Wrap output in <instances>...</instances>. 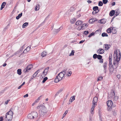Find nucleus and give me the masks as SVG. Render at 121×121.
I'll list each match as a JSON object with an SVG mask.
<instances>
[{"label":"nucleus","instance_id":"obj_1","mask_svg":"<svg viewBox=\"0 0 121 121\" xmlns=\"http://www.w3.org/2000/svg\"><path fill=\"white\" fill-rule=\"evenodd\" d=\"M37 108L40 109L39 111L40 116L41 117L45 116L47 112V108L43 105H41L38 106L37 107Z\"/></svg>","mask_w":121,"mask_h":121},{"label":"nucleus","instance_id":"obj_2","mask_svg":"<svg viewBox=\"0 0 121 121\" xmlns=\"http://www.w3.org/2000/svg\"><path fill=\"white\" fill-rule=\"evenodd\" d=\"M112 54H110L109 55V63L108 65L109 67L108 69L110 72L111 73L112 72V73L114 69H114V68L113 67V65H112Z\"/></svg>","mask_w":121,"mask_h":121},{"label":"nucleus","instance_id":"obj_3","mask_svg":"<svg viewBox=\"0 0 121 121\" xmlns=\"http://www.w3.org/2000/svg\"><path fill=\"white\" fill-rule=\"evenodd\" d=\"M119 54H118V52L117 50L115 51L113 56V57L114 59H119L120 58V59L121 58V52L120 51H119Z\"/></svg>","mask_w":121,"mask_h":121},{"label":"nucleus","instance_id":"obj_4","mask_svg":"<svg viewBox=\"0 0 121 121\" xmlns=\"http://www.w3.org/2000/svg\"><path fill=\"white\" fill-rule=\"evenodd\" d=\"M33 67V66L32 64L29 65L25 68L24 69L23 71L25 73L28 72H29V70H30Z\"/></svg>","mask_w":121,"mask_h":121},{"label":"nucleus","instance_id":"obj_5","mask_svg":"<svg viewBox=\"0 0 121 121\" xmlns=\"http://www.w3.org/2000/svg\"><path fill=\"white\" fill-rule=\"evenodd\" d=\"M67 70V69H65V70L61 72L60 73L58 74V76L60 78V80H61L64 76L65 75V72H66V71Z\"/></svg>","mask_w":121,"mask_h":121},{"label":"nucleus","instance_id":"obj_6","mask_svg":"<svg viewBox=\"0 0 121 121\" xmlns=\"http://www.w3.org/2000/svg\"><path fill=\"white\" fill-rule=\"evenodd\" d=\"M13 110V108H11L10 109L9 111L6 113L5 115V119H7V116L9 114L12 115L13 116V112L12 111Z\"/></svg>","mask_w":121,"mask_h":121},{"label":"nucleus","instance_id":"obj_7","mask_svg":"<svg viewBox=\"0 0 121 121\" xmlns=\"http://www.w3.org/2000/svg\"><path fill=\"white\" fill-rule=\"evenodd\" d=\"M103 67L104 68V72L105 73H106V69H107V61H106L105 62H104L103 64Z\"/></svg>","mask_w":121,"mask_h":121},{"label":"nucleus","instance_id":"obj_8","mask_svg":"<svg viewBox=\"0 0 121 121\" xmlns=\"http://www.w3.org/2000/svg\"><path fill=\"white\" fill-rule=\"evenodd\" d=\"M98 20L97 19L95 18H93L90 19L89 20V22L90 23L92 24L93 23L96 21H97Z\"/></svg>","mask_w":121,"mask_h":121},{"label":"nucleus","instance_id":"obj_9","mask_svg":"<svg viewBox=\"0 0 121 121\" xmlns=\"http://www.w3.org/2000/svg\"><path fill=\"white\" fill-rule=\"evenodd\" d=\"M106 20L105 18H103L99 20L98 22L99 23L104 24L106 22Z\"/></svg>","mask_w":121,"mask_h":121},{"label":"nucleus","instance_id":"obj_10","mask_svg":"<svg viewBox=\"0 0 121 121\" xmlns=\"http://www.w3.org/2000/svg\"><path fill=\"white\" fill-rule=\"evenodd\" d=\"M107 106L110 108L112 104H113V102L111 100H108L107 102Z\"/></svg>","mask_w":121,"mask_h":121},{"label":"nucleus","instance_id":"obj_11","mask_svg":"<svg viewBox=\"0 0 121 121\" xmlns=\"http://www.w3.org/2000/svg\"><path fill=\"white\" fill-rule=\"evenodd\" d=\"M105 48V50L106 51L107 50L111 47V45L110 44H104V47Z\"/></svg>","mask_w":121,"mask_h":121},{"label":"nucleus","instance_id":"obj_12","mask_svg":"<svg viewBox=\"0 0 121 121\" xmlns=\"http://www.w3.org/2000/svg\"><path fill=\"white\" fill-rule=\"evenodd\" d=\"M13 118V116L10 115L9 114L7 116V119H5V120H7L8 121L11 120Z\"/></svg>","mask_w":121,"mask_h":121},{"label":"nucleus","instance_id":"obj_13","mask_svg":"<svg viewBox=\"0 0 121 121\" xmlns=\"http://www.w3.org/2000/svg\"><path fill=\"white\" fill-rule=\"evenodd\" d=\"M115 11L114 10H112L109 13V15L111 16H112L115 14Z\"/></svg>","mask_w":121,"mask_h":121},{"label":"nucleus","instance_id":"obj_14","mask_svg":"<svg viewBox=\"0 0 121 121\" xmlns=\"http://www.w3.org/2000/svg\"><path fill=\"white\" fill-rule=\"evenodd\" d=\"M6 3L5 2H4L2 3L0 9V10H2L4 8V6L6 5Z\"/></svg>","mask_w":121,"mask_h":121},{"label":"nucleus","instance_id":"obj_15","mask_svg":"<svg viewBox=\"0 0 121 121\" xmlns=\"http://www.w3.org/2000/svg\"><path fill=\"white\" fill-rule=\"evenodd\" d=\"M83 22L82 21L78 20L76 22L75 24L76 25H78L82 24Z\"/></svg>","mask_w":121,"mask_h":121},{"label":"nucleus","instance_id":"obj_16","mask_svg":"<svg viewBox=\"0 0 121 121\" xmlns=\"http://www.w3.org/2000/svg\"><path fill=\"white\" fill-rule=\"evenodd\" d=\"M113 67L114 68L116 69L118 67V65L114 61H113Z\"/></svg>","mask_w":121,"mask_h":121},{"label":"nucleus","instance_id":"obj_17","mask_svg":"<svg viewBox=\"0 0 121 121\" xmlns=\"http://www.w3.org/2000/svg\"><path fill=\"white\" fill-rule=\"evenodd\" d=\"M98 100V98L96 96L94 97L93 98L92 101V103L95 102V103H97Z\"/></svg>","mask_w":121,"mask_h":121},{"label":"nucleus","instance_id":"obj_18","mask_svg":"<svg viewBox=\"0 0 121 121\" xmlns=\"http://www.w3.org/2000/svg\"><path fill=\"white\" fill-rule=\"evenodd\" d=\"M40 7V5L39 4H37L35 8V10L37 11L39 10Z\"/></svg>","mask_w":121,"mask_h":121},{"label":"nucleus","instance_id":"obj_19","mask_svg":"<svg viewBox=\"0 0 121 121\" xmlns=\"http://www.w3.org/2000/svg\"><path fill=\"white\" fill-rule=\"evenodd\" d=\"M22 13H21L20 14H19L16 17V18L17 20L19 19L22 16Z\"/></svg>","mask_w":121,"mask_h":121},{"label":"nucleus","instance_id":"obj_20","mask_svg":"<svg viewBox=\"0 0 121 121\" xmlns=\"http://www.w3.org/2000/svg\"><path fill=\"white\" fill-rule=\"evenodd\" d=\"M22 73V69H18L17 70V73L19 75H20Z\"/></svg>","mask_w":121,"mask_h":121},{"label":"nucleus","instance_id":"obj_21","mask_svg":"<svg viewBox=\"0 0 121 121\" xmlns=\"http://www.w3.org/2000/svg\"><path fill=\"white\" fill-rule=\"evenodd\" d=\"M93 9L94 11H96L97 10H99V8L97 6H94L93 8Z\"/></svg>","mask_w":121,"mask_h":121},{"label":"nucleus","instance_id":"obj_22","mask_svg":"<svg viewBox=\"0 0 121 121\" xmlns=\"http://www.w3.org/2000/svg\"><path fill=\"white\" fill-rule=\"evenodd\" d=\"M88 25H87L86 24H83L82 25V26H81V28L80 29V30H81L82 29H84L85 28V26L86 27L87 26H88Z\"/></svg>","mask_w":121,"mask_h":121},{"label":"nucleus","instance_id":"obj_23","mask_svg":"<svg viewBox=\"0 0 121 121\" xmlns=\"http://www.w3.org/2000/svg\"><path fill=\"white\" fill-rule=\"evenodd\" d=\"M28 23L26 22L24 23L22 26V28H25L28 25Z\"/></svg>","mask_w":121,"mask_h":121},{"label":"nucleus","instance_id":"obj_24","mask_svg":"<svg viewBox=\"0 0 121 121\" xmlns=\"http://www.w3.org/2000/svg\"><path fill=\"white\" fill-rule=\"evenodd\" d=\"M76 20V18H73L70 21V23L71 24H73L75 23V21Z\"/></svg>","mask_w":121,"mask_h":121},{"label":"nucleus","instance_id":"obj_25","mask_svg":"<svg viewBox=\"0 0 121 121\" xmlns=\"http://www.w3.org/2000/svg\"><path fill=\"white\" fill-rule=\"evenodd\" d=\"M117 32V30L116 29H115L113 28H112V32L113 34H115Z\"/></svg>","mask_w":121,"mask_h":121},{"label":"nucleus","instance_id":"obj_26","mask_svg":"<svg viewBox=\"0 0 121 121\" xmlns=\"http://www.w3.org/2000/svg\"><path fill=\"white\" fill-rule=\"evenodd\" d=\"M61 80L60 78H55L54 80V82H55L57 83Z\"/></svg>","mask_w":121,"mask_h":121},{"label":"nucleus","instance_id":"obj_27","mask_svg":"<svg viewBox=\"0 0 121 121\" xmlns=\"http://www.w3.org/2000/svg\"><path fill=\"white\" fill-rule=\"evenodd\" d=\"M101 35L103 37H108V35L105 32H104L102 33Z\"/></svg>","mask_w":121,"mask_h":121},{"label":"nucleus","instance_id":"obj_28","mask_svg":"<svg viewBox=\"0 0 121 121\" xmlns=\"http://www.w3.org/2000/svg\"><path fill=\"white\" fill-rule=\"evenodd\" d=\"M47 54V53L45 51H43L41 54V56H42L43 57L45 56Z\"/></svg>","mask_w":121,"mask_h":121},{"label":"nucleus","instance_id":"obj_29","mask_svg":"<svg viewBox=\"0 0 121 121\" xmlns=\"http://www.w3.org/2000/svg\"><path fill=\"white\" fill-rule=\"evenodd\" d=\"M120 58L119 59H114V61H115V62L118 65L119 64V61H120Z\"/></svg>","mask_w":121,"mask_h":121},{"label":"nucleus","instance_id":"obj_30","mask_svg":"<svg viewBox=\"0 0 121 121\" xmlns=\"http://www.w3.org/2000/svg\"><path fill=\"white\" fill-rule=\"evenodd\" d=\"M112 113L114 116H116L117 115V112L115 110H113L112 111Z\"/></svg>","mask_w":121,"mask_h":121},{"label":"nucleus","instance_id":"obj_31","mask_svg":"<svg viewBox=\"0 0 121 121\" xmlns=\"http://www.w3.org/2000/svg\"><path fill=\"white\" fill-rule=\"evenodd\" d=\"M116 106V105L115 104H113H113H112L111 105V106L109 108V109L111 110V109H112V108H113L115 107Z\"/></svg>","mask_w":121,"mask_h":121},{"label":"nucleus","instance_id":"obj_32","mask_svg":"<svg viewBox=\"0 0 121 121\" xmlns=\"http://www.w3.org/2000/svg\"><path fill=\"white\" fill-rule=\"evenodd\" d=\"M49 67H48L46 68L44 70L46 72V73L45 74L44 76L46 75L47 74V72L48 71L49 69Z\"/></svg>","mask_w":121,"mask_h":121},{"label":"nucleus","instance_id":"obj_33","mask_svg":"<svg viewBox=\"0 0 121 121\" xmlns=\"http://www.w3.org/2000/svg\"><path fill=\"white\" fill-rule=\"evenodd\" d=\"M48 78L47 77H46L43 78V80L42 81V83H44L47 80Z\"/></svg>","mask_w":121,"mask_h":121},{"label":"nucleus","instance_id":"obj_34","mask_svg":"<svg viewBox=\"0 0 121 121\" xmlns=\"http://www.w3.org/2000/svg\"><path fill=\"white\" fill-rule=\"evenodd\" d=\"M103 3L101 1H99L98 3V6H101L103 5Z\"/></svg>","mask_w":121,"mask_h":121},{"label":"nucleus","instance_id":"obj_35","mask_svg":"<svg viewBox=\"0 0 121 121\" xmlns=\"http://www.w3.org/2000/svg\"><path fill=\"white\" fill-rule=\"evenodd\" d=\"M74 50H72L71 51V52L69 54V56H72L74 55Z\"/></svg>","mask_w":121,"mask_h":121},{"label":"nucleus","instance_id":"obj_36","mask_svg":"<svg viewBox=\"0 0 121 121\" xmlns=\"http://www.w3.org/2000/svg\"><path fill=\"white\" fill-rule=\"evenodd\" d=\"M99 50L101 52V54L103 53L104 52V50L101 48H99Z\"/></svg>","mask_w":121,"mask_h":121},{"label":"nucleus","instance_id":"obj_37","mask_svg":"<svg viewBox=\"0 0 121 121\" xmlns=\"http://www.w3.org/2000/svg\"><path fill=\"white\" fill-rule=\"evenodd\" d=\"M107 32L109 33H111L112 32V30L110 28H108L107 30Z\"/></svg>","mask_w":121,"mask_h":121},{"label":"nucleus","instance_id":"obj_38","mask_svg":"<svg viewBox=\"0 0 121 121\" xmlns=\"http://www.w3.org/2000/svg\"><path fill=\"white\" fill-rule=\"evenodd\" d=\"M32 114H29L27 116V117L28 118L30 119H32Z\"/></svg>","mask_w":121,"mask_h":121},{"label":"nucleus","instance_id":"obj_39","mask_svg":"<svg viewBox=\"0 0 121 121\" xmlns=\"http://www.w3.org/2000/svg\"><path fill=\"white\" fill-rule=\"evenodd\" d=\"M102 57L101 55L99 54L98 55L97 58L98 59L101 60V59Z\"/></svg>","mask_w":121,"mask_h":121},{"label":"nucleus","instance_id":"obj_40","mask_svg":"<svg viewBox=\"0 0 121 121\" xmlns=\"http://www.w3.org/2000/svg\"><path fill=\"white\" fill-rule=\"evenodd\" d=\"M75 9V8L73 7H71L70 8L69 10L73 12L74 11Z\"/></svg>","mask_w":121,"mask_h":121},{"label":"nucleus","instance_id":"obj_41","mask_svg":"<svg viewBox=\"0 0 121 121\" xmlns=\"http://www.w3.org/2000/svg\"><path fill=\"white\" fill-rule=\"evenodd\" d=\"M99 10H97V11H93L92 12V14L93 15H94V14H96L98 13V12H99Z\"/></svg>","mask_w":121,"mask_h":121},{"label":"nucleus","instance_id":"obj_42","mask_svg":"<svg viewBox=\"0 0 121 121\" xmlns=\"http://www.w3.org/2000/svg\"><path fill=\"white\" fill-rule=\"evenodd\" d=\"M97 56L98 55H97L96 54H95L93 55V58L95 59H96L97 58Z\"/></svg>","mask_w":121,"mask_h":121},{"label":"nucleus","instance_id":"obj_43","mask_svg":"<svg viewBox=\"0 0 121 121\" xmlns=\"http://www.w3.org/2000/svg\"><path fill=\"white\" fill-rule=\"evenodd\" d=\"M102 1L104 4H106L108 2V0H103Z\"/></svg>","mask_w":121,"mask_h":121},{"label":"nucleus","instance_id":"obj_44","mask_svg":"<svg viewBox=\"0 0 121 121\" xmlns=\"http://www.w3.org/2000/svg\"><path fill=\"white\" fill-rule=\"evenodd\" d=\"M95 33L93 32L92 33H91L88 36V37L89 38L91 37L92 36L94 35Z\"/></svg>","mask_w":121,"mask_h":121},{"label":"nucleus","instance_id":"obj_45","mask_svg":"<svg viewBox=\"0 0 121 121\" xmlns=\"http://www.w3.org/2000/svg\"><path fill=\"white\" fill-rule=\"evenodd\" d=\"M96 103H95V102L93 103L92 107L95 108V106L96 105Z\"/></svg>","mask_w":121,"mask_h":121},{"label":"nucleus","instance_id":"obj_46","mask_svg":"<svg viewBox=\"0 0 121 121\" xmlns=\"http://www.w3.org/2000/svg\"><path fill=\"white\" fill-rule=\"evenodd\" d=\"M75 95L71 97V101H73L75 99Z\"/></svg>","mask_w":121,"mask_h":121},{"label":"nucleus","instance_id":"obj_47","mask_svg":"<svg viewBox=\"0 0 121 121\" xmlns=\"http://www.w3.org/2000/svg\"><path fill=\"white\" fill-rule=\"evenodd\" d=\"M118 97L117 96H115L113 98V100L114 101H116L117 100Z\"/></svg>","mask_w":121,"mask_h":121},{"label":"nucleus","instance_id":"obj_48","mask_svg":"<svg viewBox=\"0 0 121 121\" xmlns=\"http://www.w3.org/2000/svg\"><path fill=\"white\" fill-rule=\"evenodd\" d=\"M36 76L35 75V76L34 75V74L33 75L32 77L30 79L29 81L30 82V81L33 79L34 78L36 77Z\"/></svg>","mask_w":121,"mask_h":121},{"label":"nucleus","instance_id":"obj_49","mask_svg":"<svg viewBox=\"0 0 121 121\" xmlns=\"http://www.w3.org/2000/svg\"><path fill=\"white\" fill-rule=\"evenodd\" d=\"M118 15V14H114V15L113 17L112 18L111 22H112V21L113 20L114 18L115 17H116V16H117Z\"/></svg>","mask_w":121,"mask_h":121},{"label":"nucleus","instance_id":"obj_50","mask_svg":"<svg viewBox=\"0 0 121 121\" xmlns=\"http://www.w3.org/2000/svg\"><path fill=\"white\" fill-rule=\"evenodd\" d=\"M68 111L67 110H66L65 112V113L63 114V117L62 118H63L66 115V114L68 113Z\"/></svg>","mask_w":121,"mask_h":121},{"label":"nucleus","instance_id":"obj_51","mask_svg":"<svg viewBox=\"0 0 121 121\" xmlns=\"http://www.w3.org/2000/svg\"><path fill=\"white\" fill-rule=\"evenodd\" d=\"M25 44H24L23 46H22L20 49V51H19V52H20V51H22L23 50L24 47L25 46Z\"/></svg>","mask_w":121,"mask_h":121},{"label":"nucleus","instance_id":"obj_52","mask_svg":"<svg viewBox=\"0 0 121 121\" xmlns=\"http://www.w3.org/2000/svg\"><path fill=\"white\" fill-rule=\"evenodd\" d=\"M31 48V46H30L27 47L26 49L27 51L28 52L30 50Z\"/></svg>","mask_w":121,"mask_h":121},{"label":"nucleus","instance_id":"obj_53","mask_svg":"<svg viewBox=\"0 0 121 121\" xmlns=\"http://www.w3.org/2000/svg\"><path fill=\"white\" fill-rule=\"evenodd\" d=\"M41 97V96H40L37 99H36L35 101V103H37L39 101V100L40 99V98Z\"/></svg>","mask_w":121,"mask_h":121},{"label":"nucleus","instance_id":"obj_54","mask_svg":"<svg viewBox=\"0 0 121 121\" xmlns=\"http://www.w3.org/2000/svg\"><path fill=\"white\" fill-rule=\"evenodd\" d=\"M72 74V72L71 71H69L67 73V75H68L67 76H70L71 74Z\"/></svg>","mask_w":121,"mask_h":121},{"label":"nucleus","instance_id":"obj_55","mask_svg":"<svg viewBox=\"0 0 121 121\" xmlns=\"http://www.w3.org/2000/svg\"><path fill=\"white\" fill-rule=\"evenodd\" d=\"M103 78L102 76H100L97 79V81L101 80L103 79Z\"/></svg>","mask_w":121,"mask_h":121},{"label":"nucleus","instance_id":"obj_56","mask_svg":"<svg viewBox=\"0 0 121 121\" xmlns=\"http://www.w3.org/2000/svg\"><path fill=\"white\" fill-rule=\"evenodd\" d=\"M89 33V32L88 31H84L83 34L85 35H87Z\"/></svg>","mask_w":121,"mask_h":121},{"label":"nucleus","instance_id":"obj_57","mask_svg":"<svg viewBox=\"0 0 121 121\" xmlns=\"http://www.w3.org/2000/svg\"><path fill=\"white\" fill-rule=\"evenodd\" d=\"M94 108L93 107H92L91 109V113L92 114H94V112H93L94 111Z\"/></svg>","mask_w":121,"mask_h":121},{"label":"nucleus","instance_id":"obj_58","mask_svg":"<svg viewBox=\"0 0 121 121\" xmlns=\"http://www.w3.org/2000/svg\"><path fill=\"white\" fill-rule=\"evenodd\" d=\"M9 24H8L7 25V26H6L4 28V30L5 31L8 28V26H9Z\"/></svg>","mask_w":121,"mask_h":121},{"label":"nucleus","instance_id":"obj_59","mask_svg":"<svg viewBox=\"0 0 121 121\" xmlns=\"http://www.w3.org/2000/svg\"><path fill=\"white\" fill-rule=\"evenodd\" d=\"M100 31V30H96L94 33H95L97 34L98 33H99V31Z\"/></svg>","mask_w":121,"mask_h":121},{"label":"nucleus","instance_id":"obj_60","mask_svg":"<svg viewBox=\"0 0 121 121\" xmlns=\"http://www.w3.org/2000/svg\"><path fill=\"white\" fill-rule=\"evenodd\" d=\"M119 10H116V12H115V14H118V15L119 14Z\"/></svg>","mask_w":121,"mask_h":121},{"label":"nucleus","instance_id":"obj_61","mask_svg":"<svg viewBox=\"0 0 121 121\" xmlns=\"http://www.w3.org/2000/svg\"><path fill=\"white\" fill-rule=\"evenodd\" d=\"M111 93L113 96H114L115 95V93L113 90L112 91Z\"/></svg>","mask_w":121,"mask_h":121},{"label":"nucleus","instance_id":"obj_62","mask_svg":"<svg viewBox=\"0 0 121 121\" xmlns=\"http://www.w3.org/2000/svg\"><path fill=\"white\" fill-rule=\"evenodd\" d=\"M99 62L100 63H103V59H101V60H99Z\"/></svg>","mask_w":121,"mask_h":121},{"label":"nucleus","instance_id":"obj_63","mask_svg":"<svg viewBox=\"0 0 121 121\" xmlns=\"http://www.w3.org/2000/svg\"><path fill=\"white\" fill-rule=\"evenodd\" d=\"M59 31L60 30H59V29H55V32L56 33H58Z\"/></svg>","mask_w":121,"mask_h":121},{"label":"nucleus","instance_id":"obj_64","mask_svg":"<svg viewBox=\"0 0 121 121\" xmlns=\"http://www.w3.org/2000/svg\"><path fill=\"white\" fill-rule=\"evenodd\" d=\"M3 117H0V121H3Z\"/></svg>","mask_w":121,"mask_h":121}]
</instances>
